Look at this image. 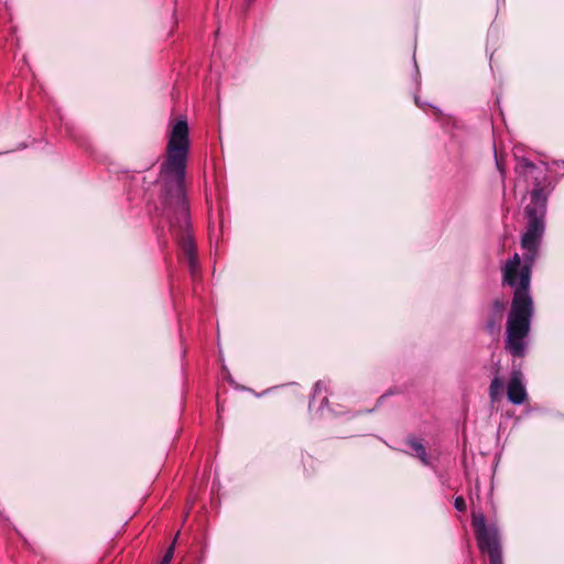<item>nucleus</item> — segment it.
I'll list each match as a JSON object with an SVG mask.
<instances>
[{
    "mask_svg": "<svg viewBox=\"0 0 564 564\" xmlns=\"http://www.w3.org/2000/svg\"><path fill=\"white\" fill-rule=\"evenodd\" d=\"M518 180L532 184L530 203L524 208L527 228L521 237L523 262L519 253H513L503 264L502 281L514 290L511 307L507 319L506 349L513 357H523L524 339L529 335L533 316V301L530 295L532 267L539 256L542 238L545 232L547 198V166L535 164L521 158L514 167Z\"/></svg>",
    "mask_w": 564,
    "mask_h": 564,
    "instance_id": "f257e3e1",
    "label": "nucleus"
},
{
    "mask_svg": "<svg viewBox=\"0 0 564 564\" xmlns=\"http://www.w3.org/2000/svg\"><path fill=\"white\" fill-rule=\"evenodd\" d=\"M189 130L185 119H178L167 137L165 159L160 170L165 178L166 204L165 210L173 235L180 246L192 275L198 272L197 249L193 235L188 207L185 200V170L189 152Z\"/></svg>",
    "mask_w": 564,
    "mask_h": 564,
    "instance_id": "f03ea898",
    "label": "nucleus"
},
{
    "mask_svg": "<svg viewBox=\"0 0 564 564\" xmlns=\"http://www.w3.org/2000/svg\"><path fill=\"white\" fill-rule=\"evenodd\" d=\"M471 524L478 549L482 555L488 556L489 564H503L501 539L497 527L487 525L482 513H474Z\"/></svg>",
    "mask_w": 564,
    "mask_h": 564,
    "instance_id": "7ed1b4c3",
    "label": "nucleus"
},
{
    "mask_svg": "<svg viewBox=\"0 0 564 564\" xmlns=\"http://www.w3.org/2000/svg\"><path fill=\"white\" fill-rule=\"evenodd\" d=\"M508 400L514 405H521L528 400V393L520 370H513L507 383Z\"/></svg>",
    "mask_w": 564,
    "mask_h": 564,
    "instance_id": "20e7f679",
    "label": "nucleus"
},
{
    "mask_svg": "<svg viewBox=\"0 0 564 564\" xmlns=\"http://www.w3.org/2000/svg\"><path fill=\"white\" fill-rule=\"evenodd\" d=\"M408 443L413 451V455L417 457L423 465L429 466L431 462L422 442L415 437H411Z\"/></svg>",
    "mask_w": 564,
    "mask_h": 564,
    "instance_id": "39448f33",
    "label": "nucleus"
},
{
    "mask_svg": "<svg viewBox=\"0 0 564 564\" xmlns=\"http://www.w3.org/2000/svg\"><path fill=\"white\" fill-rule=\"evenodd\" d=\"M503 390V382L499 377H495L489 386V398L491 402H496L499 400V398L502 394Z\"/></svg>",
    "mask_w": 564,
    "mask_h": 564,
    "instance_id": "423d86ee",
    "label": "nucleus"
},
{
    "mask_svg": "<svg viewBox=\"0 0 564 564\" xmlns=\"http://www.w3.org/2000/svg\"><path fill=\"white\" fill-rule=\"evenodd\" d=\"M327 388L323 381H317L314 386L313 390V399H321V404L324 405L327 403Z\"/></svg>",
    "mask_w": 564,
    "mask_h": 564,
    "instance_id": "0eeeda50",
    "label": "nucleus"
},
{
    "mask_svg": "<svg viewBox=\"0 0 564 564\" xmlns=\"http://www.w3.org/2000/svg\"><path fill=\"white\" fill-rule=\"evenodd\" d=\"M505 311V303L500 300H496L492 303V316L497 317L498 319H502Z\"/></svg>",
    "mask_w": 564,
    "mask_h": 564,
    "instance_id": "6e6552de",
    "label": "nucleus"
},
{
    "mask_svg": "<svg viewBox=\"0 0 564 564\" xmlns=\"http://www.w3.org/2000/svg\"><path fill=\"white\" fill-rule=\"evenodd\" d=\"M500 322L501 319H498L497 317H490L486 324V329L489 333H494L499 327Z\"/></svg>",
    "mask_w": 564,
    "mask_h": 564,
    "instance_id": "1a4fd4ad",
    "label": "nucleus"
},
{
    "mask_svg": "<svg viewBox=\"0 0 564 564\" xmlns=\"http://www.w3.org/2000/svg\"><path fill=\"white\" fill-rule=\"evenodd\" d=\"M454 507L456 510L464 512L466 510V502L462 496H458L454 500Z\"/></svg>",
    "mask_w": 564,
    "mask_h": 564,
    "instance_id": "9d476101",
    "label": "nucleus"
},
{
    "mask_svg": "<svg viewBox=\"0 0 564 564\" xmlns=\"http://www.w3.org/2000/svg\"><path fill=\"white\" fill-rule=\"evenodd\" d=\"M173 554H174V547L172 545L165 552V554H164L163 558L161 560L160 564H170V562L172 561Z\"/></svg>",
    "mask_w": 564,
    "mask_h": 564,
    "instance_id": "9b49d317",
    "label": "nucleus"
},
{
    "mask_svg": "<svg viewBox=\"0 0 564 564\" xmlns=\"http://www.w3.org/2000/svg\"><path fill=\"white\" fill-rule=\"evenodd\" d=\"M553 166L561 175H564V161H554Z\"/></svg>",
    "mask_w": 564,
    "mask_h": 564,
    "instance_id": "f8f14e48",
    "label": "nucleus"
},
{
    "mask_svg": "<svg viewBox=\"0 0 564 564\" xmlns=\"http://www.w3.org/2000/svg\"><path fill=\"white\" fill-rule=\"evenodd\" d=\"M496 164H497V167H498V170H499V172L501 174L502 181H505V178H506V170H505L502 163L498 159H496Z\"/></svg>",
    "mask_w": 564,
    "mask_h": 564,
    "instance_id": "ddd939ff",
    "label": "nucleus"
},
{
    "mask_svg": "<svg viewBox=\"0 0 564 564\" xmlns=\"http://www.w3.org/2000/svg\"><path fill=\"white\" fill-rule=\"evenodd\" d=\"M248 1L250 2L251 0H248Z\"/></svg>",
    "mask_w": 564,
    "mask_h": 564,
    "instance_id": "4468645a",
    "label": "nucleus"
}]
</instances>
